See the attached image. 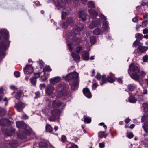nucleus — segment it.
I'll return each mask as SVG.
<instances>
[{
	"label": "nucleus",
	"mask_w": 148,
	"mask_h": 148,
	"mask_svg": "<svg viewBox=\"0 0 148 148\" xmlns=\"http://www.w3.org/2000/svg\"><path fill=\"white\" fill-rule=\"evenodd\" d=\"M0 33L3 39H1L0 36V62L5 56L3 51L9 47L10 42L9 40V32L7 30L2 29L1 30Z\"/></svg>",
	"instance_id": "obj_1"
},
{
	"label": "nucleus",
	"mask_w": 148,
	"mask_h": 148,
	"mask_svg": "<svg viewBox=\"0 0 148 148\" xmlns=\"http://www.w3.org/2000/svg\"><path fill=\"white\" fill-rule=\"evenodd\" d=\"M140 68L138 66L135 65L134 63H132L129 66L128 72L133 79L139 81L140 79V75L138 73L140 72Z\"/></svg>",
	"instance_id": "obj_2"
},
{
	"label": "nucleus",
	"mask_w": 148,
	"mask_h": 148,
	"mask_svg": "<svg viewBox=\"0 0 148 148\" xmlns=\"http://www.w3.org/2000/svg\"><path fill=\"white\" fill-rule=\"evenodd\" d=\"M65 79L68 81L70 80H73L72 84H71V89L75 90L78 87L79 85L78 74L76 72H72L68 74L66 76Z\"/></svg>",
	"instance_id": "obj_3"
},
{
	"label": "nucleus",
	"mask_w": 148,
	"mask_h": 148,
	"mask_svg": "<svg viewBox=\"0 0 148 148\" xmlns=\"http://www.w3.org/2000/svg\"><path fill=\"white\" fill-rule=\"evenodd\" d=\"M68 86V85L64 82H62L58 84L56 90L59 97L60 98L68 95V92L66 89Z\"/></svg>",
	"instance_id": "obj_4"
},
{
	"label": "nucleus",
	"mask_w": 148,
	"mask_h": 148,
	"mask_svg": "<svg viewBox=\"0 0 148 148\" xmlns=\"http://www.w3.org/2000/svg\"><path fill=\"white\" fill-rule=\"evenodd\" d=\"M61 113L60 110L59 109H54L51 111V115L48 117V119L51 121H54L59 118Z\"/></svg>",
	"instance_id": "obj_5"
},
{
	"label": "nucleus",
	"mask_w": 148,
	"mask_h": 148,
	"mask_svg": "<svg viewBox=\"0 0 148 148\" xmlns=\"http://www.w3.org/2000/svg\"><path fill=\"white\" fill-rule=\"evenodd\" d=\"M85 25L82 23L77 25L74 24L73 25L72 31L75 35L78 34L80 31H83L86 28Z\"/></svg>",
	"instance_id": "obj_6"
},
{
	"label": "nucleus",
	"mask_w": 148,
	"mask_h": 148,
	"mask_svg": "<svg viewBox=\"0 0 148 148\" xmlns=\"http://www.w3.org/2000/svg\"><path fill=\"white\" fill-rule=\"evenodd\" d=\"M23 133L22 132L18 133L17 136L19 138L23 139L26 138V135H29L31 133V130L29 129L27 126L24 129Z\"/></svg>",
	"instance_id": "obj_7"
},
{
	"label": "nucleus",
	"mask_w": 148,
	"mask_h": 148,
	"mask_svg": "<svg viewBox=\"0 0 148 148\" xmlns=\"http://www.w3.org/2000/svg\"><path fill=\"white\" fill-rule=\"evenodd\" d=\"M66 0H57L54 2L55 5L58 8V9L61 8H64L66 5Z\"/></svg>",
	"instance_id": "obj_8"
},
{
	"label": "nucleus",
	"mask_w": 148,
	"mask_h": 148,
	"mask_svg": "<svg viewBox=\"0 0 148 148\" xmlns=\"http://www.w3.org/2000/svg\"><path fill=\"white\" fill-rule=\"evenodd\" d=\"M55 89L54 87L51 85H49L45 89V91L46 95L47 96H51L53 92Z\"/></svg>",
	"instance_id": "obj_9"
},
{
	"label": "nucleus",
	"mask_w": 148,
	"mask_h": 148,
	"mask_svg": "<svg viewBox=\"0 0 148 148\" xmlns=\"http://www.w3.org/2000/svg\"><path fill=\"white\" fill-rule=\"evenodd\" d=\"M101 77L102 83H100V85L101 86L103 85V83H106L107 81L111 83H113L114 81V79L110 76H108L107 78L105 75H103Z\"/></svg>",
	"instance_id": "obj_10"
},
{
	"label": "nucleus",
	"mask_w": 148,
	"mask_h": 148,
	"mask_svg": "<svg viewBox=\"0 0 148 148\" xmlns=\"http://www.w3.org/2000/svg\"><path fill=\"white\" fill-rule=\"evenodd\" d=\"M15 130V129L11 127L10 129H4L3 131L6 136H10L14 134Z\"/></svg>",
	"instance_id": "obj_11"
},
{
	"label": "nucleus",
	"mask_w": 148,
	"mask_h": 148,
	"mask_svg": "<svg viewBox=\"0 0 148 148\" xmlns=\"http://www.w3.org/2000/svg\"><path fill=\"white\" fill-rule=\"evenodd\" d=\"M11 123V122L7 119L2 118L0 119V125L1 126H8Z\"/></svg>",
	"instance_id": "obj_12"
},
{
	"label": "nucleus",
	"mask_w": 148,
	"mask_h": 148,
	"mask_svg": "<svg viewBox=\"0 0 148 148\" xmlns=\"http://www.w3.org/2000/svg\"><path fill=\"white\" fill-rule=\"evenodd\" d=\"M52 106L53 108H58L61 106L64 108L65 105L59 100H54L52 102Z\"/></svg>",
	"instance_id": "obj_13"
},
{
	"label": "nucleus",
	"mask_w": 148,
	"mask_h": 148,
	"mask_svg": "<svg viewBox=\"0 0 148 148\" xmlns=\"http://www.w3.org/2000/svg\"><path fill=\"white\" fill-rule=\"evenodd\" d=\"M100 25V22L98 19L93 20L91 23L89 25V28L90 29H92L94 27H97Z\"/></svg>",
	"instance_id": "obj_14"
},
{
	"label": "nucleus",
	"mask_w": 148,
	"mask_h": 148,
	"mask_svg": "<svg viewBox=\"0 0 148 148\" xmlns=\"http://www.w3.org/2000/svg\"><path fill=\"white\" fill-rule=\"evenodd\" d=\"M23 70L25 73L30 74L33 72L34 69L31 65H27L24 68Z\"/></svg>",
	"instance_id": "obj_15"
},
{
	"label": "nucleus",
	"mask_w": 148,
	"mask_h": 148,
	"mask_svg": "<svg viewBox=\"0 0 148 148\" xmlns=\"http://www.w3.org/2000/svg\"><path fill=\"white\" fill-rule=\"evenodd\" d=\"M25 106L24 103L21 102H19L18 103H16L15 105V107L19 112L22 111Z\"/></svg>",
	"instance_id": "obj_16"
},
{
	"label": "nucleus",
	"mask_w": 148,
	"mask_h": 148,
	"mask_svg": "<svg viewBox=\"0 0 148 148\" xmlns=\"http://www.w3.org/2000/svg\"><path fill=\"white\" fill-rule=\"evenodd\" d=\"M79 17L81 18L83 21H85L86 20L87 14L83 10H81L79 12Z\"/></svg>",
	"instance_id": "obj_17"
},
{
	"label": "nucleus",
	"mask_w": 148,
	"mask_h": 148,
	"mask_svg": "<svg viewBox=\"0 0 148 148\" xmlns=\"http://www.w3.org/2000/svg\"><path fill=\"white\" fill-rule=\"evenodd\" d=\"M16 126L18 128L24 129L27 127V125L23 121H19L16 122Z\"/></svg>",
	"instance_id": "obj_18"
},
{
	"label": "nucleus",
	"mask_w": 148,
	"mask_h": 148,
	"mask_svg": "<svg viewBox=\"0 0 148 148\" xmlns=\"http://www.w3.org/2000/svg\"><path fill=\"white\" fill-rule=\"evenodd\" d=\"M72 57L73 60L76 62H79L80 60V56L79 54H77L74 52H73L71 53Z\"/></svg>",
	"instance_id": "obj_19"
},
{
	"label": "nucleus",
	"mask_w": 148,
	"mask_h": 148,
	"mask_svg": "<svg viewBox=\"0 0 148 148\" xmlns=\"http://www.w3.org/2000/svg\"><path fill=\"white\" fill-rule=\"evenodd\" d=\"M89 53L87 51H84L82 54V59L84 60H88L89 59Z\"/></svg>",
	"instance_id": "obj_20"
},
{
	"label": "nucleus",
	"mask_w": 148,
	"mask_h": 148,
	"mask_svg": "<svg viewBox=\"0 0 148 148\" xmlns=\"http://www.w3.org/2000/svg\"><path fill=\"white\" fill-rule=\"evenodd\" d=\"M72 40L76 45H79L82 42L81 38H79L74 36L72 38Z\"/></svg>",
	"instance_id": "obj_21"
},
{
	"label": "nucleus",
	"mask_w": 148,
	"mask_h": 148,
	"mask_svg": "<svg viewBox=\"0 0 148 148\" xmlns=\"http://www.w3.org/2000/svg\"><path fill=\"white\" fill-rule=\"evenodd\" d=\"M88 12L90 14V16L93 18H95L98 15V13L93 9L88 10Z\"/></svg>",
	"instance_id": "obj_22"
},
{
	"label": "nucleus",
	"mask_w": 148,
	"mask_h": 148,
	"mask_svg": "<svg viewBox=\"0 0 148 148\" xmlns=\"http://www.w3.org/2000/svg\"><path fill=\"white\" fill-rule=\"evenodd\" d=\"M60 77L57 76L53 78H51L50 80L51 84L54 85L56 83L59 82L60 80Z\"/></svg>",
	"instance_id": "obj_23"
},
{
	"label": "nucleus",
	"mask_w": 148,
	"mask_h": 148,
	"mask_svg": "<svg viewBox=\"0 0 148 148\" xmlns=\"http://www.w3.org/2000/svg\"><path fill=\"white\" fill-rule=\"evenodd\" d=\"M147 47L140 45L136 49V50H137L138 51H140V52L142 53H143L147 50Z\"/></svg>",
	"instance_id": "obj_24"
},
{
	"label": "nucleus",
	"mask_w": 148,
	"mask_h": 148,
	"mask_svg": "<svg viewBox=\"0 0 148 148\" xmlns=\"http://www.w3.org/2000/svg\"><path fill=\"white\" fill-rule=\"evenodd\" d=\"M39 146L40 148H48V145L47 143L45 142H41L39 143Z\"/></svg>",
	"instance_id": "obj_25"
},
{
	"label": "nucleus",
	"mask_w": 148,
	"mask_h": 148,
	"mask_svg": "<svg viewBox=\"0 0 148 148\" xmlns=\"http://www.w3.org/2000/svg\"><path fill=\"white\" fill-rule=\"evenodd\" d=\"M93 34L96 35H99L101 34L103 32L99 28H97L93 31Z\"/></svg>",
	"instance_id": "obj_26"
},
{
	"label": "nucleus",
	"mask_w": 148,
	"mask_h": 148,
	"mask_svg": "<svg viewBox=\"0 0 148 148\" xmlns=\"http://www.w3.org/2000/svg\"><path fill=\"white\" fill-rule=\"evenodd\" d=\"M66 21L67 24L69 25H70L71 26H72L73 27V25H74V21L73 19L71 18H68L66 20Z\"/></svg>",
	"instance_id": "obj_27"
},
{
	"label": "nucleus",
	"mask_w": 148,
	"mask_h": 148,
	"mask_svg": "<svg viewBox=\"0 0 148 148\" xmlns=\"http://www.w3.org/2000/svg\"><path fill=\"white\" fill-rule=\"evenodd\" d=\"M45 128L47 132L52 133L53 131V128H52L51 126L49 124H47Z\"/></svg>",
	"instance_id": "obj_28"
},
{
	"label": "nucleus",
	"mask_w": 148,
	"mask_h": 148,
	"mask_svg": "<svg viewBox=\"0 0 148 148\" xmlns=\"http://www.w3.org/2000/svg\"><path fill=\"white\" fill-rule=\"evenodd\" d=\"M129 101L132 103H135L137 100L135 98V97L132 95L130 96L128 99Z\"/></svg>",
	"instance_id": "obj_29"
},
{
	"label": "nucleus",
	"mask_w": 148,
	"mask_h": 148,
	"mask_svg": "<svg viewBox=\"0 0 148 148\" xmlns=\"http://www.w3.org/2000/svg\"><path fill=\"white\" fill-rule=\"evenodd\" d=\"M90 42L92 45L95 44L96 41V38L94 36H92L90 37Z\"/></svg>",
	"instance_id": "obj_30"
},
{
	"label": "nucleus",
	"mask_w": 148,
	"mask_h": 148,
	"mask_svg": "<svg viewBox=\"0 0 148 148\" xmlns=\"http://www.w3.org/2000/svg\"><path fill=\"white\" fill-rule=\"evenodd\" d=\"M87 5L90 8H94L95 7V4L94 2L92 1H89Z\"/></svg>",
	"instance_id": "obj_31"
},
{
	"label": "nucleus",
	"mask_w": 148,
	"mask_h": 148,
	"mask_svg": "<svg viewBox=\"0 0 148 148\" xmlns=\"http://www.w3.org/2000/svg\"><path fill=\"white\" fill-rule=\"evenodd\" d=\"M135 37L139 40H141L143 38V35L141 34L138 33L136 34Z\"/></svg>",
	"instance_id": "obj_32"
},
{
	"label": "nucleus",
	"mask_w": 148,
	"mask_h": 148,
	"mask_svg": "<svg viewBox=\"0 0 148 148\" xmlns=\"http://www.w3.org/2000/svg\"><path fill=\"white\" fill-rule=\"evenodd\" d=\"M51 71V69L49 66H46L43 69V72H44V74L46 71L50 72Z\"/></svg>",
	"instance_id": "obj_33"
},
{
	"label": "nucleus",
	"mask_w": 148,
	"mask_h": 148,
	"mask_svg": "<svg viewBox=\"0 0 148 148\" xmlns=\"http://www.w3.org/2000/svg\"><path fill=\"white\" fill-rule=\"evenodd\" d=\"M143 107L144 108V111L147 112L148 111V105L146 103H144L143 104Z\"/></svg>",
	"instance_id": "obj_34"
},
{
	"label": "nucleus",
	"mask_w": 148,
	"mask_h": 148,
	"mask_svg": "<svg viewBox=\"0 0 148 148\" xmlns=\"http://www.w3.org/2000/svg\"><path fill=\"white\" fill-rule=\"evenodd\" d=\"M31 84L34 86H35L36 82V79L32 77L30 79Z\"/></svg>",
	"instance_id": "obj_35"
},
{
	"label": "nucleus",
	"mask_w": 148,
	"mask_h": 148,
	"mask_svg": "<svg viewBox=\"0 0 148 148\" xmlns=\"http://www.w3.org/2000/svg\"><path fill=\"white\" fill-rule=\"evenodd\" d=\"M102 16V18H103V21L105 22L103 24V27H104V26L108 27V24L107 23V22L106 21V17H105L103 15Z\"/></svg>",
	"instance_id": "obj_36"
},
{
	"label": "nucleus",
	"mask_w": 148,
	"mask_h": 148,
	"mask_svg": "<svg viewBox=\"0 0 148 148\" xmlns=\"http://www.w3.org/2000/svg\"><path fill=\"white\" fill-rule=\"evenodd\" d=\"M144 131L146 133H148V123H145L144 125L143 126Z\"/></svg>",
	"instance_id": "obj_37"
},
{
	"label": "nucleus",
	"mask_w": 148,
	"mask_h": 148,
	"mask_svg": "<svg viewBox=\"0 0 148 148\" xmlns=\"http://www.w3.org/2000/svg\"><path fill=\"white\" fill-rule=\"evenodd\" d=\"M5 110L2 108H0V116H3L5 114Z\"/></svg>",
	"instance_id": "obj_38"
},
{
	"label": "nucleus",
	"mask_w": 148,
	"mask_h": 148,
	"mask_svg": "<svg viewBox=\"0 0 148 148\" xmlns=\"http://www.w3.org/2000/svg\"><path fill=\"white\" fill-rule=\"evenodd\" d=\"M69 25L67 24V22H63L62 23V28L64 29H66L68 27Z\"/></svg>",
	"instance_id": "obj_39"
},
{
	"label": "nucleus",
	"mask_w": 148,
	"mask_h": 148,
	"mask_svg": "<svg viewBox=\"0 0 148 148\" xmlns=\"http://www.w3.org/2000/svg\"><path fill=\"white\" fill-rule=\"evenodd\" d=\"M40 73V72L35 73L34 74V75L33 77L36 79L37 78L39 77Z\"/></svg>",
	"instance_id": "obj_40"
},
{
	"label": "nucleus",
	"mask_w": 148,
	"mask_h": 148,
	"mask_svg": "<svg viewBox=\"0 0 148 148\" xmlns=\"http://www.w3.org/2000/svg\"><path fill=\"white\" fill-rule=\"evenodd\" d=\"M82 50V47L80 46L77 47L76 48V52L77 53H80V51Z\"/></svg>",
	"instance_id": "obj_41"
},
{
	"label": "nucleus",
	"mask_w": 148,
	"mask_h": 148,
	"mask_svg": "<svg viewBox=\"0 0 148 148\" xmlns=\"http://www.w3.org/2000/svg\"><path fill=\"white\" fill-rule=\"evenodd\" d=\"M84 122H86L87 123H89L91 122V119L88 117H85L84 119Z\"/></svg>",
	"instance_id": "obj_42"
},
{
	"label": "nucleus",
	"mask_w": 148,
	"mask_h": 148,
	"mask_svg": "<svg viewBox=\"0 0 148 148\" xmlns=\"http://www.w3.org/2000/svg\"><path fill=\"white\" fill-rule=\"evenodd\" d=\"M146 73L145 71H142L140 73V76L142 78H143L145 75Z\"/></svg>",
	"instance_id": "obj_43"
},
{
	"label": "nucleus",
	"mask_w": 148,
	"mask_h": 148,
	"mask_svg": "<svg viewBox=\"0 0 148 148\" xmlns=\"http://www.w3.org/2000/svg\"><path fill=\"white\" fill-rule=\"evenodd\" d=\"M84 94L88 98H90L91 97L92 95L90 91L86 93H84Z\"/></svg>",
	"instance_id": "obj_44"
},
{
	"label": "nucleus",
	"mask_w": 148,
	"mask_h": 148,
	"mask_svg": "<svg viewBox=\"0 0 148 148\" xmlns=\"http://www.w3.org/2000/svg\"><path fill=\"white\" fill-rule=\"evenodd\" d=\"M21 95V92H18L16 93V95L15 97L17 99H19L20 98V97Z\"/></svg>",
	"instance_id": "obj_45"
},
{
	"label": "nucleus",
	"mask_w": 148,
	"mask_h": 148,
	"mask_svg": "<svg viewBox=\"0 0 148 148\" xmlns=\"http://www.w3.org/2000/svg\"><path fill=\"white\" fill-rule=\"evenodd\" d=\"M128 89L130 91L133 90L134 88V87L132 85H129L128 86Z\"/></svg>",
	"instance_id": "obj_46"
},
{
	"label": "nucleus",
	"mask_w": 148,
	"mask_h": 148,
	"mask_svg": "<svg viewBox=\"0 0 148 148\" xmlns=\"http://www.w3.org/2000/svg\"><path fill=\"white\" fill-rule=\"evenodd\" d=\"M148 59V56L146 55L144 56L143 58V60L144 62H146Z\"/></svg>",
	"instance_id": "obj_47"
},
{
	"label": "nucleus",
	"mask_w": 148,
	"mask_h": 148,
	"mask_svg": "<svg viewBox=\"0 0 148 148\" xmlns=\"http://www.w3.org/2000/svg\"><path fill=\"white\" fill-rule=\"evenodd\" d=\"M14 74L16 77H18L20 76V73L18 71H16L14 73Z\"/></svg>",
	"instance_id": "obj_48"
},
{
	"label": "nucleus",
	"mask_w": 148,
	"mask_h": 148,
	"mask_svg": "<svg viewBox=\"0 0 148 148\" xmlns=\"http://www.w3.org/2000/svg\"><path fill=\"white\" fill-rule=\"evenodd\" d=\"M90 91L89 89L88 88H84L83 89V93H86Z\"/></svg>",
	"instance_id": "obj_49"
},
{
	"label": "nucleus",
	"mask_w": 148,
	"mask_h": 148,
	"mask_svg": "<svg viewBox=\"0 0 148 148\" xmlns=\"http://www.w3.org/2000/svg\"><path fill=\"white\" fill-rule=\"evenodd\" d=\"M61 139V141L62 142H64L66 140V138L65 136L64 135H62V136Z\"/></svg>",
	"instance_id": "obj_50"
},
{
	"label": "nucleus",
	"mask_w": 148,
	"mask_h": 148,
	"mask_svg": "<svg viewBox=\"0 0 148 148\" xmlns=\"http://www.w3.org/2000/svg\"><path fill=\"white\" fill-rule=\"evenodd\" d=\"M102 133H99V137L101 138H102L103 137V136L105 132L103 131L101 132Z\"/></svg>",
	"instance_id": "obj_51"
},
{
	"label": "nucleus",
	"mask_w": 148,
	"mask_h": 148,
	"mask_svg": "<svg viewBox=\"0 0 148 148\" xmlns=\"http://www.w3.org/2000/svg\"><path fill=\"white\" fill-rule=\"evenodd\" d=\"M46 87L45 84H41L40 85V89L42 90L45 88Z\"/></svg>",
	"instance_id": "obj_52"
},
{
	"label": "nucleus",
	"mask_w": 148,
	"mask_h": 148,
	"mask_svg": "<svg viewBox=\"0 0 148 148\" xmlns=\"http://www.w3.org/2000/svg\"><path fill=\"white\" fill-rule=\"evenodd\" d=\"M99 146L100 148H103L105 146L104 143L103 142L102 143H99Z\"/></svg>",
	"instance_id": "obj_53"
},
{
	"label": "nucleus",
	"mask_w": 148,
	"mask_h": 148,
	"mask_svg": "<svg viewBox=\"0 0 148 148\" xmlns=\"http://www.w3.org/2000/svg\"><path fill=\"white\" fill-rule=\"evenodd\" d=\"M132 21L134 22H137L138 21V17L137 16H136L133 18L132 20Z\"/></svg>",
	"instance_id": "obj_54"
},
{
	"label": "nucleus",
	"mask_w": 148,
	"mask_h": 148,
	"mask_svg": "<svg viewBox=\"0 0 148 148\" xmlns=\"http://www.w3.org/2000/svg\"><path fill=\"white\" fill-rule=\"evenodd\" d=\"M134 136L133 134L132 133H130L128 135L127 137L129 138H132Z\"/></svg>",
	"instance_id": "obj_55"
},
{
	"label": "nucleus",
	"mask_w": 148,
	"mask_h": 148,
	"mask_svg": "<svg viewBox=\"0 0 148 148\" xmlns=\"http://www.w3.org/2000/svg\"><path fill=\"white\" fill-rule=\"evenodd\" d=\"M101 75L99 73H98L97 75L96 76V77L99 80H100L101 79Z\"/></svg>",
	"instance_id": "obj_56"
},
{
	"label": "nucleus",
	"mask_w": 148,
	"mask_h": 148,
	"mask_svg": "<svg viewBox=\"0 0 148 148\" xmlns=\"http://www.w3.org/2000/svg\"><path fill=\"white\" fill-rule=\"evenodd\" d=\"M38 63L40 64L41 66H43L44 64V62L42 60H39Z\"/></svg>",
	"instance_id": "obj_57"
},
{
	"label": "nucleus",
	"mask_w": 148,
	"mask_h": 148,
	"mask_svg": "<svg viewBox=\"0 0 148 148\" xmlns=\"http://www.w3.org/2000/svg\"><path fill=\"white\" fill-rule=\"evenodd\" d=\"M143 33L144 34H147L148 33V29L145 28L143 30Z\"/></svg>",
	"instance_id": "obj_58"
},
{
	"label": "nucleus",
	"mask_w": 148,
	"mask_h": 148,
	"mask_svg": "<svg viewBox=\"0 0 148 148\" xmlns=\"http://www.w3.org/2000/svg\"><path fill=\"white\" fill-rule=\"evenodd\" d=\"M97 86V84L96 83H94L92 86V88L93 89H95Z\"/></svg>",
	"instance_id": "obj_59"
},
{
	"label": "nucleus",
	"mask_w": 148,
	"mask_h": 148,
	"mask_svg": "<svg viewBox=\"0 0 148 148\" xmlns=\"http://www.w3.org/2000/svg\"><path fill=\"white\" fill-rule=\"evenodd\" d=\"M130 119L129 118H126L125 120V123L126 124L130 122Z\"/></svg>",
	"instance_id": "obj_60"
},
{
	"label": "nucleus",
	"mask_w": 148,
	"mask_h": 148,
	"mask_svg": "<svg viewBox=\"0 0 148 148\" xmlns=\"http://www.w3.org/2000/svg\"><path fill=\"white\" fill-rule=\"evenodd\" d=\"M68 45L69 46V49L70 51H71L72 49V48L71 46V44L70 43L68 44Z\"/></svg>",
	"instance_id": "obj_61"
},
{
	"label": "nucleus",
	"mask_w": 148,
	"mask_h": 148,
	"mask_svg": "<svg viewBox=\"0 0 148 148\" xmlns=\"http://www.w3.org/2000/svg\"><path fill=\"white\" fill-rule=\"evenodd\" d=\"M138 99H139V101H143L144 99H143V97H142V96H140V97H139Z\"/></svg>",
	"instance_id": "obj_62"
},
{
	"label": "nucleus",
	"mask_w": 148,
	"mask_h": 148,
	"mask_svg": "<svg viewBox=\"0 0 148 148\" xmlns=\"http://www.w3.org/2000/svg\"><path fill=\"white\" fill-rule=\"evenodd\" d=\"M118 81L119 83H122V81L121 79L120 78H119L118 79Z\"/></svg>",
	"instance_id": "obj_63"
},
{
	"label": "nucleus",
	"mask_w": 148,
	"mask_h": 148,
	"mask_svg": "<svg viewBox=\"0 0 148 148\" xmlns=\"http://www.w3.org/2000/svg\"><path fill=\"white\" fill-rule=\"evenodd\" d=\"M148 14H146V15H144L143 16V18L144 19H147V18H148Z\"/></svg>",
	"instance_id": "obj_64"
}]
</instances>
